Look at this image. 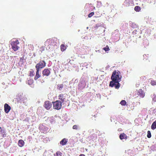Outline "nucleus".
<instances>
[{"instance_id": "6ab92c4d", "label": "nucleus", "mask_w": 156, "mask_h": 156, "mask_svg": "<svg viewBox=\"0 0 156 156\" xmlns=\"http://www.w3.org/2000/svg\"><path fill=\"white\" fill-rule=\"evenodd\" d=\"M150 83L152 86L156 85V80H151Z\"/></svg>"}, {"instance_id": "473e14b6", "label": "nucleus", "mask_w": 156, "mask_h": 156, "mask_svg": "<svg viewBox=\"0 0 156 156\" xmlns=\"http://www.w3.org/2000/svg\"><path fill=\"white\" fill-rule=\"evenodd\" d=\"M153 100L154 101H156V95L153 98Z\"/></svg>"}, {"instance_id": "a211bd4d", "label": "nucleus", "mask_w": 156, "mask_h": 156, "mask_svg": "<svg viewBox=\"0 0 156 156\" xmlns=\"http://www.w3.org/2000/svg\"><path fill=\"white\" fill-rule=\"evenodd\" d=\"M151 128L152 129L154 130L156 128V120L154 122L151 126Z\"/></svg>"}, {"instance_id": "72a5a7b5", "label": "nucleus", "mask_w": 156, "mask_h": 156, "mask_svg": "<svg viewBox=\"0 0 156 156\" xmlns=\"http://www.w3.org/2000/svg\"><path fill=\"white\" fill-rule=\"evenodd\" d=\"M79 156H85V155L83 154H81Z\"/></svg>"}, {"instance_id": "f3484780", "label": "nucleus", "mask_w": 156, "mask_h": 156, "mask_svg": "<svg viewBox=\"0 0 156 156\" xmlns=\"http://www.w3.org/2000/svg\"><path fill=\"white\" fill-rule=\"evenodd\" d=\"M18 144L20 147H22L23 146L24 144V142L23 140H19Z\"/></svg>"}, {"instance_id": "dca6fc26", "label": "nucleus", "mask_w": 156, "mask_h": 156, "mask_svg": "<svg viewBox=\"0 0 156 156\" xmlns=\"http://www.w3.org/2000/svg\"><path fill=\"white\" fill-rule=\"evenodd\" d=\"M138 93H139V94L140 96V97L141 98H143L144 96V91H142L141 89L139 90Z\"/></svg>"}, {"instance_id": "f257e3e1", "label": "nucleus", "mask_w": 156, "mask_h": 156, "mask_svg": "<svg viewBox=\"0 0 156 156\" xmlns=\"http://www.w3.org/2000/svg\"><path fill=\"white\" fill-rule=\"evenodd\" d=\"M56 41L57 39L55 38L47 39L45 42V45L48 46L46 48H48V50L51 49V48H52V45L56 42Z\"/></svg>"}, {"instance_id": "aec40b11", "label": "nucleus", "mask_w": 156, "mask_h": 156, "mask_svg": "<svg viewBox=\"0 0 156 156\" xmlns=\"http://www.w3.org/2000/svg\"><path fill=\"white\" fill-rule=\"evenodd\" d=\"M62 153L59 151H58L56 152V154H54L55 156H61Z\"/></svg>"}, {"instance_id": "2f4dec72", "label": "nucleus", "mask_w": 156, "mask_h": 156, "mask_svg": "<svg viewBox=\"0 0 156 156\" xmlns=\"http://www.w3.org/2000/svg\"><path fill=\"white\" fill-rule=\"evenodd\" d=\"M100 26H101V25L100 24H97L96 25L95 28L97 29L98 27H100Z\"/></svg>"}, {"instance_id": "423d86ee", "label": "nucleus", "mask_w": 156, "mask_h": 156, "mask_svg": "<svg viewBox=\"0 0 156 156\" xmlns=\"http://www.w3.org/2000/svg\"><path fill=\"white\" fill-rule=\"evenodd\" d=\"M46 66V63L44 61H41L40 62L36 64L35 68L36 70H41V69L44 67Z\"/></svg>"}, {"instance_id": "f704fd0d", "label": "nucleus", "mask_w": 156, "mask_h": 156, "mask_svg": "<svg viewBox=\"0 0 156 156\" xmlns=\"http://www.w3.org/2000/svg\"><path fill=\"white\" fill-rule=\"evenodd\" d=\"M87 29H88V27H87Z\"/></svg>"}, {"instance_id": "a878e982", "label": "nucleus", "mask_w": 156, "mask_h": 156, "mask_svg": "<svg viewBox=\"0 0 156 156\" xmlns=\"http://www.w3.org/2000/svg\"><path fill=\"white\" fill-rule=\"evenodd\" d=\"M103 49L106 52L110 50L108 46L107 45L106 46L105 48H104Z\"/></svg>"}, {"instance_id": "f8f14e48", "label": "nucleus", "mask_w": 156, "mask_h": 156, "mask_svg": "<svg viewBox=\"0 0 156 156\" xmlns=\"http://www.w3.org/2000/svg\"><path fill=\"white\" fill-rule=\"evenodd\" d=\"M68 142V139L66 138H64L60 142V144L62 146L65 145Z\"/></svg>"}, {"instance_id": "0eeeda50", "label": "nucleus", "mask_w": 156, "mask_h": 156, "mask_svg": "<svg viewBox=\"0 0 156 156\" xmlns=\"http://www.w3.org/2000/svg\"><path fill=\"white\" fill-rule=\"evenodd\" d=\"M86 86V83L84 80L83 79L80 80L78 85V88L80 90L84 88Z\"/></svg>"}, {"instance_id": "9b49d317", "label": "nucleus", "mask_w": 156, "mask_h": 156, "mask_svg": "<svg viewBox=\"0 0 156 156\" xmlns=\"http://www.w3.org/2000/svg\"><path fill=\"white\" fill-rule=\"evenodd\" d=\"M11 109V107L9 105L6 103L4 105L5 112L6 113H8Z\"/></svg>"}, {"instance_id": "39448f33", "label": "nucleus", "mask_w": 156, "mask_h": 156, "mask_svg": "<svg viewBox=\"0 0 156 156\" xmlns=\"http://www.w3.org/2000/svg\"><path fill=\"white\" fill-rule=\"evenodd\" d=\"M53 103L54 108L57 110L60 109L61 107L63 105L61 101L58 100L56 101L55 102H53Z\"/></svg>"}, {"instance_id": "c756f323", "label": "nucleus", "mask_w": 156, "mask_h": 156, "mask_svg": "<svg viewBox=\"0 0 156 156\" xmlns=\"http://www.w3.org/2000/svg\"><path fill=\"white\" fill-rule=\"evenodd\" d=\"M45 48L44 47H42L40 48V51H41V52H42L44 50Z\"/></svg>"}, {"instance_id": "20e7f679", "label": "nucleus", "mask_w": 156, "mask_h": 156, "mask_svg": "<svg viewBox=\"0 0 156 156\" xmlns=\"http://www.w3.org/2000/svg\"><path fill=\"white\" fill-rule=\"evenodd\" d=\"M66 94H60L58 96L59 101H61V102L62 104V105L64 106H63V107H64L65 106L64 105L66 102Z\"/></svg>"}, {"instance_id": "ddd939ff", "label": "nucleus", "mask_w": 156, "mask_h": 156, "mask_svg": "<svg viewBox=\"0 0 156 156\" xmlns=\"http://www.w3.org/2000/svg\"><path fill=\"white\" fill-rule=\"evenodd\" d=\"M21 102L23 103L25 105H27V98L25 97H23L21 100Z\"/></svg>"}, {"instance_id": "b1692460", "label": "nucleus", "mask_w": 156, "mask_h": 156, "mask_svg": "<svg viewBox=\"0 0 156 156\" xmlns=\"http://www.w3.org/2000/svg\"><path fill=\"white\" fill-rule=\"evenodd\" d=\"M66 49V47L64 45L62 44L61 46V50L62 51H64Z\"/></svg>"}, {"instance_id": "c85d7f7f", "label": "nucleus", "mask_w": 156, "mask_h": 156, "mask_svg": "<svg viewBox=\"0 0 156 156\" xmlns=\"http://www.w3.org/2000/svg\"><path fill=\"white\" fill-rule=\"evenodd\" d=\"M129 0H125V3L126 4V5H129Z\"/></svg>"}, {"instance_id": "2eb2a0df", "label": "nucleus", "mask_w": 156, "mask_h": 156, "mask_svg": "<svg viewBox=\"0 0 156 156\" xmlns=\"http://www.w3.org/2000/svg\"><path fill=\"white\" fill-rule=\"evenodd\" d=\"M37 71L36 72V75L34 77V79L35 80H37L38 78L40 77L41 75L39 74V71L38 70H36Z\"/></svg>"}, {"instance_id": "393cba45", "label": "nucleus", "mask_w": 156, "mask_h": 156, "mask_svg": "<svg viewBox=\"0 0 156 156\" xmlns=\"http://www.w3.org/2000/svg\"><path fill=\"white\" fill-rule=\"evenodd\" d=\"M126 103L125 100H122L120 102V104L122 105H125Z\"/></svg>"}, {"instance_id": "7c9ffc66", "label": "nucleus", "mask_w": 156, "mask_h": 156, "mask_svg": "<svg viewBox=\"0 0 156 156\" xmlns=\"http://www.w3.org/2000/svg\"><path fill=\"white\" fill-rule=\"evenodd\" d=\"M33 81L32 80H29L28 81V83L30 85L31 83H32Z\"/></svg>"}, {"instance_id": "412c9836", "label": "nucleus", "mask_w": 156, "mask_h": 156, "mask_svg": "<svg viewBox=\"0 0 156 156\" xmlns=\"http://www.w3.org/2000/svg\"><path fill=\"white\" fill-rule=\"evenodd\" d=\"M134 10L137 12H139L140 10V8L139 6H136L134 8Z\"/></svg>"}, {"instance_id": "7ed1b4c3", "label": "nucleus", "mask_w": 156, "mask_h": 156, "mask_svg": "<svg viewBox=\"0 0 156 156\" xmlns=\"http://www.w3.org/2000/svg\"><path fill=\"white\" fill-rule=\"evenodd\" d=\"M15 41L12 40L10 41L12 48L14 51H16L18 50L19 47L17 45L19 44V42L17 40L15 39Z\"/></svg>"}, {"instance_id": "6e6552de", "label": "nucleus", "mask_w": 156, "mask_h": 156, "mask_svg": "<svg viewBox=\"0 0 156 156\" xmlns=\"http://www.w3.org/2000/svg\"><path fill=\"white\" fill-rule=\"evenodd\" d=\"M116 81H113L112 80L110 82V86L112 87H115L116 89H118L120 87V84L119 83H116Z\"/></svg>"}, {"instance_id": "c9c22d12", "label": "nucleus", "mask_w": 156, "mask_h": 156, "mask_svg": "<svg viewBox=\"0 0 156 156\" xmlns=\"http://www.w3.org/2000/svg\"><path fill=\"white\" fill-rule=\"evenodd\" d=\"M2 130L1 131V132H2Z\"/></svg>"}, {"instance_id": "9d476101", "label": "nucleus", "mask_w": 156, "mask_h": 156, "mask_svg": "<svg viewBox=\"0 0 156 156\" xmlns=\"http://www.w3.org/2000/svg\"><path fill=\"white\" fill-rule=\"evenodd\" d=\"M50 73V71L48 69H45L42 72L43 76H48Z\"/></svg>"}, {"instance_id": "1a4fd4ad", "label": "nucleus", "mask_w": 156, "mask_h": 156, "mask_svg": "<svg viewBox=\"0 0 156 156\" xmlns=\"http://www.w3.org/2000/svg\"><path fill=\"white\" fill-rule=\"evenodd\" d=\"M52 106L51 103L49 101H47L45 102L44 106L47 110L49 109Z\"/></svg>"}, {"instance_id": "f03ea898", "label": "nucleus", "mask_w": 156, "mask_h": 156, "mask_svg": "<svg viewBox=\"0 0 156 156\" xmlns=\"http://www.w3.org/2000/svg\"><path fill=\"white\" fill-rule=\"evenodd\" d=\"M119 72L114 71L111 76V79L113 81H116V83H119L121 80V76H119Z\"/></svg>"}, {"instance_id": "4be33fe9", "label": "nucleus", "mask_w": 156, "mask_h": 156, "mask_svg": "<svg viewBox=\"0 0 156 156\" xmlns=\"http://www.w3.org/2000/svg\"><path fill=\"white\" fill-rule=\"evenodd\" d=\"M63 87V84H59L58 85V88L60 90H62Z\"/></svg>"}, {"instance_id": "cd10ccee", "label": "nucleus", "mask_w": 156, "mask_h": 156, "mask_svg": "<svg viewBox=\"0 0 156 156\" xmlns=\"http://www.w3.org/2000/svg\"><path fill=\"white\" fill-rule=\"evenodd\" d=\"M94 12H91L88 15V16L89 17H91L94 15Z\"/></svg>"}, {"instance_id": "4468645a", "label": "nucleus", "mask_w": 156, "mask_h": 156, "mask_svg": "<svg viewBox=\"0 0 156 156\" xmlns=\"http://www.w3.org/2000/svg\"><path fill=\"white\" fill-rule=\"evenodd\" d=\"M127 136L126 135L124 134V133H122L120 134L119 136L120 139L121 140H122L123 139H126L127 138Z\"/></svg>"}, {"instance_id": "5701e85b", "label": "nucleus", "mask_w": 156, "mask_h": 156, "mask_svg": "<svg viewBox=\"0 0 156 156\" xmlns=\"http://www.w3.org/2000/svg\"><path fill=\"white\" fill-rule=\"evenodd\" d=\"M73 129L77 130L79 129V127L78 125H74L73 126Z\"/></svg>"}, {"instance_id": "bb28decb", "label": "nucleus", "mask_w": 156, "mask_h": 156, "mask_svg": "<svg viewBox=\"0 0 156 156\" xmlns=\"http://www.w3.org/2000/svg\"><path fill=\"white\" fill-rule=\"evenodd\" d=\"M147 137L148 138H150L151 137V134L150 131H147Z\"/></svg>"}]
</instances>
